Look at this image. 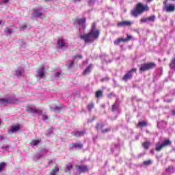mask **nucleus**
Segmentation results:
<instances>
[{
  "label": "nucleus",
  "mask_w": 175,
  "mask_h": 175,
  "mask_svg": "<svg viewBox=\"0 0 175 175\" xmlns=\"http://www.w3.org/2000/svg\"><path fill=\"white\" fill-rule=\"evenodd\" d=\"M100 35V30L96 29V23H92L90 30L88 33V43H92L95 40L99 39Z\"/></svg>",
  "instance_id": "f257e3e1"
},
{
  "label": "nucleus",
  "mask_w": 175,
  "mask_h": 175,
  "mask_svg": "<svg viewBox=\"0 0 175 175\" xmlns=\"http://www.w3.org/2000/svg\"><path fill=\"white\" fill-rule=\"evenodd\" d=\"M148 10H150L148 5H143L142 3H138L135 6V9L131 10V14L133 17H139V14H142L144 12H148Z\"/></svg>",
  "instance_id": "f03ea898"
},
{
  "label": "nucleus",
  "mask_w": 175,
  "mask_h": 175,
  "mask_svg": "<svg viewBox=\"0 0 175 175\" xmlns=\"http://www.w3.org/2000/svg\"><path fill=\"white\" fill-rule=\"evenodd\" d=\"M157 64L154 62H147L144 63L141 65L139 68V73H143V72H147L148 70H151L156 68Z\"/></svg>",
  "instance_id": "7ed1b4c3"
},
{
  "label": "nucleus",
  "mask_w": 175,
  "mask_h": 175,
  "mask_svg": "<svg viewBox=\"0 0 175 175\" xmlns=\"http://www.w3.org/2000/svg\"><path fill=\"white\" fill-rule=\"evenodd\" d=\"M172 144V141L170 139H165L163 142L161 144H156L155 150L157 152H159V151H161V150H163L164 147H167V146H170Z\"/></svg>",
  "instance_id": "20e7f679"
},
{
  "label": "nucleus",
  "mask_w": 175,
  "mask_h": 175,
  "mask_svg": "<svg viewBox=\"0 0 175 175\" xmlns=\"http://www.w3.org/2000/svg\"><path fill=\"white\" fill-rule=\"evenodd\" d=\"M87 21V18H76L75 19L73 20V24L74 25H76L77 24V25H79V27H81V28H83V29H85L86 28V25H85V23Z\"/></svg>",
  "instance_id": "39448f33"
},
{
  "label": "nucleus",
  "mask_w": 175,
  "mask_h": 175,
  "mask_svg": "<svg viewBox=\"0 0 175 175\" xmlns=\"http://www.w3.org/2000/svg\"><path fill=\"white\" fill-rule=\"evenodd\" d=\"M137 72V68H132L131 70H129L123 77H122V80L123 81H128L129 80H131L132 77H133V73H136Z\"/></svg>",
  "instance_id": "423d86ee"
},
{
  "label": "nucleus",
  "mask_w": 175,
  "mask_h": 175,
  "mask_svg": "<svg viewBox=\"0 0 175 175\" xmlns=\"http://www.w3.org/2000/svg\"><path fill=\"white\" fill-rule=\"evenodd\" d=\"M49 109L51 111H54L55 113H61L65 107L62 104H59L57 105L55 104H52L50 105Z\"/></svg>",
  "instance_id": "0eeeda50"
},
{
  "label": "nucleus",
  "mask_w": 175,
  "mask_h": 175,
  "mask_svg": "<svg viewBox=\"0 0 175 175\" xmlns=\"http://www.w3.org/2000/svg\"><path fill=\"white\" fill-rule=\"evenodd\" d=\"M166 3V1H163V5H165L163 10H165L167 13H173V12H175L174 4L170 3L167 5Z\"/></svg>",
  "instance_id": "6e6552de"
},
{
  "label": "nucleus",
  "mask_w": 175,
  "mask_h": 175,
  "mask_svg": "<svg viewBox=\"0 0 175 175\" xmlns=\"http://www.w3.org/2000/svg\"><path fill=\"white\" fill-rule=\"evenodd\" d=\"M132 39V36L127 35L126 38H119L117 40L114 41V44L116 46H119L120 43L123 42V43H126L129 42Z\"/></svg>",
  "instance_id": "1a4fd4ad"
},
{
  "label": "nucleus",
  "mask_w": 175,
  "mask_h": 175,
  "mask_svg": "<svg viewBox=\"0 0 175 175\" xmlns=\"http://www.w3.org/2000/svg\"><path fill=\"white\" fill-rule=\"evenodd\" d=\"M27 113H33L36 114H39V116H42L43 114V111L33 107H29L26 110Z\"/></svg>",
  "instance_id": "9d476101"
},
{
  "label": "nucleus",
  "mask_w": 175,
  "mask_h": 175,
  "mask_svg": "<svg viewBox=\"0 0 175 175\" xmlns=\"http://www.w3.org/2000/svg\"><path fill=\"white\" fill-rule=\"evenodd\" d=\"M20 131V124L12 125L8 129V133L12 135V133H16Z\"/></svg>",
  "instance_id": "9b49d317"
},
{
  "label": "nucleus",
  "mask_w": 175,
  "mask_h": 175,
  "mask_svg": "<svg viewBox=\"0 0 175 175\" xmlns=\"http://www.w3.org/2000/svg\"><path fill=\"white\" fill-rule=\"evenodd\" d=\"M57 49H62L64 47H66V49H67L68 45L65 43L64 40L58 38L57 42Z\"/></svg>",
  "instance_id": "f8f14e48"
},
{
  "label": "nucleus",
  "mask_w": 175,
  "mask_h": 175,
  "mask_svg": "<svg viewBox=\"0 0 175 175\" xmlns=\"http://www.w3.org/2000/svg\"><path fill=\"white\" fill-rule=\"evenodd\" d=\"M132 25V22L131 21H123L121 22H118L117 27H131Z\"/></svg>",
  "instance_id": "ddd939ff"
},
{
  "label": "nucleus",
  "mask_w": 175,
  "mask_h": 175,
  "mask_svg": "<svg viewBox=\"0 0 175 175\" xmlns=\"http://www.w3.org/2000/svg\"><path fill=\"white\" fill-rule=\"evenodd\" d=\"M0 102L3 106H8L9 103H14V100L13 99L8 98H0Z\"/></svg>",
  "instance_id": "4468645a"
},
{
  "label": "nucleus",
  "mask_w": 175,
  "mask_h": 175,
  "mask_svg": "<svg viewBox=\"0 0 175 175\" xmlns=\"http://www.w3.org/2000/svg\"><path fill=\"white\" fill-rule=\"evenodd\" d=\"M71 135L75 137H81V136H84V135H85V131H74L71 133Z\"/></svg>",
  "instance_id": "2eb2a0df"
},
{
  "label": "nucleus",
  "mask_w": 175,
  "mask_h": 175,
  "mask_svg": "<svg viewBox=\"0 0 175 175\" xmlns=\"http://www.w3.org/2000/svg\"><path fill=\"white\" fill-rule=\"evenodd\" d=\"M73 169V163H68L66 165L65 167V172L66 173H69L70 174V172Z\"/></svg>",
  "instance_id": "dca6fc26"
},
{
  "label": "nucleus",
  "mask_w": 175,
  "mask_h": 175,
  "mask_svg": "<svg viewBox=\"0 0 175 175\" xmlns=\"http://www.w3.org/2000/svg\"><path fill=\"white\" fill-rule=\"evenodd\" d=\"M59 173V167L58 166L55 165L54 168L51 171L50 175H57Z\"/></svg>",
  "instance_id": "f3484780"
},
{
  "label": "nucleus",
  "mask_w": 175,
  "mask_h": 175,
  "mask_svg": "<svg viewBox=\"0 0 175 175\" xmlns=\"http://www.w3.org/2000/svg\"><path fill=\"white\" fill-rule=\"evenodd\" d=\"M142 146L144 150H148L150 146H151V142L150 141H145L142 144Z\"/></svg>",
  "instance_id": "a211bd4d"
},
{
  "label": "nucleus",
  "mask_w": 175,
  "mask_h": 175,
  "mask_svg": "<svg viewBox=\"0 0 175 175\" xmlns=\"http://www.w3.org/2000/svg\"><path fill=\"white\" fill-rule=\"evenodd\" d=\"M33 10L34 17H42V16H43L42 12H39L38 9L33 8Z\"/></svg>",
  "instance_id": "6ab92c4d"
},
{
  "label": "nucleus",
  "mask_w": 175,
  "mask_h": 175,
  "mask_svg": "<svg viewBox=\"0 0 175 175\" xmlns=\"http://www.w3.org/2000/svg\"><path fill=\"white\" fill-rule=\"evenodd\" d=\"M88 167L86 165H79V174L81 173H84L85 172H87Z\"/></svg>",
  "instance_id": "aec40b11"
},
{
  "label": "nucleus",
  "mask_w": 175,
  "mask_h": 175,
  "mask_svg": "<svg viewBox=\"0 0 175 175\" xmlns=\"http://www.w3.org/2000/svg\"><path fill=\"white\" fill-rule=\"evenodd\" d=\"M71 148H83V144L80 143H72L71 144Z\"/></svg>",
  "instance_id": "412c9836"
},
{
  "label": "nucleus",
  "mask_w": 175,
  "mask_h": 175,
  "mask_svg": "<svg viewBox=\"0 0 175 175\" xmlns=\"http://www.w3.org/2000/svg\"><path fill=\"white\" fill-rule=\"evenodd\" d=\"M103 95V91L102 90H97L95 93V98L99 99Z\"/></svg>",
  "instance_id": "4be33fe9"
},
{
  "label": "nucleus",
  "mask_w": 175,
  "mask_h": 175,
  "mask_svg": "<svg viewBox=\"0 0 175 175\" xmlns=\"http://www.w3.org/2000/svg\"><path fill=\"white\" fill-rule=\"evenodd\" d=\"M170 69H175V57L171 59V62L169 64Z\"/></svg>",
  "instance_id": "5701e85b"
},
{
  "label": "nucleus",
  "mask_w": 175,
  "mask_h": 175,
  "mask_svg": "<svg viewBox=\"0 0 175 175\" xmlns=\"http://www.w3.org/2000/svg\"><path fill=\"white\" fill-rule=\"evenodd\" d=\"M105 126V124L103 123H98L96 124V128L97 131H103V127Z\"/></svg>",
  "instance_id": "b1692460"
},
{
  "label": "nucleus",
  "mask_w": 175,
  "mask_h": 175,
  "mask_svg": "<svg viewBox=\"0 0 175 175\" xmlns=\"http://www.w3.org/2000/svg\"><path fill=\"white\" fill-rule=\"evenodd\" d=\"M147 122L144 120L138 122V126H139V128H143V126H147Z\"/></svg>",
  "instance_id": "393cba45"
},
{
  "label": "nucleus",
  "mask_w": 175,
  "mask_h": 175,
  "mask_svg": "<svg viewBox=\"0 0 175 175\" xmlns=\"http://www.w3.org/2000/svg\"><path fill=\"white\" fill-rule=\"evenodd\" d=\"M81 39L84 40L85 42V43H88V34H84V35L81 36Z\"/></svg>",
  "instance_id": "a878e982"
},
{
  "label": "nucleus",
  "mask_w": 175,
  "mask_h": 175,
  "mask_svg": "<svg viewBox=\"0 0 175 175\" xmlns=\"http://www.w3.org/2000/svg\"><path fill=\"white\" fill-rule=\"evenodd\" d=\"M39 143H40V140L36 139V140L31 141L30 144H31V146H38V144H39Z\"/></svg>",
  "instance_id": "bb28decb"
},
{
  "label": "nucleus",
  "mask_w": 175,
  "mask_h": 175,
  "mask_svg": "<svg viewBox=\"0 0 175 175\" xmlns=\"http://www.w3.org/2000/svg\"><path fill=\"white\" fill-rule=\"evenodd\" d=\"M4 32L5 33H8L9 35H10L11 33H13V29H10L9 27H5Z\"/></svg>",
  "instance_id": "cd10ccee"
},
{
  "label": "nucleus",
  "mask_w": 175,
  "mask_h": 175,
  "mask_svg": "<svg viewBox=\"0 0 175 175\" xmlns=\"http://www.w3.org/2000/svg\"><path fill=\"white\" fill-rule=\"evenodd\" d=\"M142 163L143 165H145V166H150V165L152 163V161L151 160H147V161H143Z\"/></svg>",
  "instance_id": "c85d7f7f"
},
{
  "label": "nucleus",
  "mask_w": 175,
  "mask_h": 175,
  "mask_svg": "<svg viewBox=\"0 0 175 175\" xmlns=\"http://www.w3.org/2000/svg\"><path fill=\"white\" fill-rule=\"evenodd\" d=\"M148 21L154 23V21H155V15H152V16L148 17Z\"/></svg>",
  "instance_id": "c756f323"
},
{
  "label": "nucleus",
  "mask_w": 175,
  "mask_h": 175,
  "mask_svg": "<svg viewBox=\"0 0 175 175\" xmlns=\"http://www.w3.org/2000/svg\"><path fill=\"white\" fill-rule=\"evenodd\" d=\"M173 170H174V167L173 166H169L166 169V172H167V173H172V172H173Z\"/></svg>",
  "instance_id": "7c9ffc66"
},
{
  "label": "nucleus",
  "mask_w": 175,
  "mask_h": 175,
  "mask_svg": "<svg viewBox=\"0 0 175 175\" xmlns=\"http://www.w3.org/2000/svg\"><path fill=\"white\" fill-rule=\"evenodd\" d=\"M72 65H75V61L69 60L68 64L67 65L68 68H72Z\"/></svg>",
  "instance_id": "2f4dec72"
},
{
  "label": "nucleus",
  "mask_w": 175,
  "mask_h": 175,
  "mask_svg": "<svg viewBox=\"0 0 175 175\" xmlns=\"http://www.w3.org/2000/svg\"><path fill=\"white\" fill-rule=\"evenodd\" d=\"M5 166H6V163H5V162L0 163V172L1 170H3V167Z\"/></svg>",
  "instance_id": "473e14b6"
},
{
  "label": "nucleus",
  "mask_w": 175,
  "mask_h": 175,
  "mask_svg": "<svg viewBox=\"0 0 175 175\" xmlns=\"http://www.w3.org/2000/svg\"><path fill=\"white\" fill-rule=\"evenodd\" d=\"M110 131H111V129L110 127L103 129L101 131L102 133H107V132H110Z\"/></svg>",
  "instance_id": "72a5a7b5"
},
{
  "label": "nucleus",
  "mask_w": 175,
  "mask_h": 175,
  "mask_svg": "<svg viewBox=\"0 0 175 175\" xmlns=\"http://www.w3.org/2000/svg\"><path fill=\"white\" fill-rule=\"evenodd\" d=\"M94 103H90L89 105H88V109L89 110H92V109H94Z\"/></svg>",
  "instance_id": "f704fd0d"
},
{
  "label": "nucleus",
  "mask_w": 175,
  "mask_h": 175,
  "mask_svg": "<svg viewBox=\"0 0 175 175\" xmlns=\"http://www.w3.org/2000/svg\"><path fill=\"white\" fill-rule=\"evenodd\" d=\"M140 21H141V23H147V21H148V18H142Z\"/></svg>",
  "instance_id": "c9c22d12"
},
{
  "label": "nucleus",
  "mask_w": 175,
  "mask_h": 175,
  "mask_svg": "<svg viewBox=\"0 0 175 175\" xmlns=\"http://www.w3.org/2000/svg\"><path fill=\"white\" fill-rule=\"evenodd\" d=\"M42 120H44V121H46V120H49V116L46 114H43L42 115Z\"/></svg>",
  "instance_id": "e433bc0d"
},
{
  "label": "nucleus",
  "mask_w": 175,
  "mask_h": 175,
  "mask_svg": "<svg viewBox=\"0 0 175 175\" xmlns=\"http://www.w3.org/2000/svg\"><path fill=\"white\" fill-rule=\"evenodd\" d=\"M77 57H78V58H79V59H81V58H83V56H82L81 55H79V54L75 55L74 56V58H77Z\"/></svg>",
  "instance_id": "4c0bfd02"
},
{
  "label": "nucleus",
  "mask_w": 175,
  "mask_h": 175,
  "mask_svg": "<svg viewBox=\"0 0 175 175\" xmlns=\"http://www.w3.org/2000/svg\"><path fill=\"white\" fill-rule=\"evenodd\" d=\"M111 110L112 111H116V110H117V106L116 105H113Z\"/></svg>",
  "instance_id": "58836bf2"
},
{
  "label": "nucleus",
  "mask_w": 175,
  "mask_h": 175,
  "mask_svg": "<svg viewBox=\"0 0 175 175\" xmlns=\"http://www.w3.org/2000/svg\"><path fill=\"white\" fill-rule=\"evenodd\" d=\"M39 76H40V77H43V76H44V72L43 70L40 71Z\"/></svg>",
  "instance_id": "ea45409f"
},
{
  "label": "nucleus",
  "mask_w": 175,
  "mask_h": 175,
  "mask_svg": "<svg viewBox=\"0 0 175 175\" xmlns=\"http://www.w3.org/2000/svg\"><path fill=\"white\" fill-rule=\"evenodd\" d=\"M1 148H2L3 150H8V148H9V146H8V145H6V146H3L1 147Z\"/></svg>",
  "instance_id": "a19ab883"
},
{
  "label": "nucleus",
  "mask_w": 175,
  "mask_h": 175,
  "mask_svg": "<svg viewBox=\"0 0 175 175\" xmlns=\"http://www.w3.org/2000/svg\"><path fill=\"white\" fill-rule=\"evenodd\" d=\"M59 76H61V72H56V73L55 74V77H59Z\"/></svg>",
  "instance_id": "79ce46f5"
},
{
  "label": "nucleus",
  "mask_w": 175,
  "mask_h": 175,
  "mask_svg": "<svg viewBox=\"0 0 175 175\" xmlns=\"http://www.w3.org/2000/svg\"><path fill=\"white\" fill-rule=\"evenodd\" d=\"M27 25H24L23 26H21L20 28L21 29H27Z\"/></svg>",
  "instance_id": "37998d69"
},
{
  "label": "nucleus",
  "mask_w": 175,
  "mask_h": 175,
  "mask_svg": "<svg viewBox=\"0 0 175 175\" xmlns=\"http://www.w3.org/2000/svg\"><path fill=\"white\" fill-rule=\"evenodd\" d=\"M95 116H93V118L89 120V122H92V121L95 120Z\"/></svg>",
  "instance_id": "c03bdc74"
},
{
  "label": "nucleus",
  "mask_w": 175,
  "mask_h": 175,
  "mask_svg": "<svg viewBox=\"0 0 175 175\" xmlns=\"http://www.w3.org/2000/svg\"><path fill=\"white\" fill-rule=\"evenodd\" d=\"M87 72H88V68H86L85 70L83 71V75H87Z\"/></svg>",
  "instance_id": "a18cd8bd"
},
{
  "label": "nucleus",
  "mask_w": 175,
  "mask_h": 175,
  "mask_svg": "<svg viewBox=\"0 0 175 175\" xmlns=\"http://www.w3.org/2000/svg\"><path fill=\"white\" fill-rule=\"evenodd\" d=\"M16 76H21V72L17 71L16 72Z\"/></svg>",
  "instance_id": "49530a36"
},
{
  "label": "nucleus",
  "mask_w": 175,
  "mask_h": 175,
  "mask_svg": "<svg viewBox=\"0 0 175 175\" xmlns=\"http://www.w3.org/2000/svg\"><path fill=\"white\" fill-rule=\"evenodd\" d=\"M143 155H144V153H143V154H138V158H142V157H143Z\"/></svg>",
  "instance_id": "de8ad7c7"
},
{
  "label": "nucleus",
  "mask_w": 175,
  "mask_h": 175,
  "mask_svg": "<svg viewBox=\"0 0 175 175\" xmlns=\"http://www.w3.org/2000/svg\"><path fill=\"white\" fill-rule=\"evenodd\" d=\"M94 2H95V0H90V1H89V3H90V4L94 3Z\"/></svg>",
  "instance_id": "09e8293b"
},
{
  "label": "nucleus",
  "mask_w": 175,
  "mask_h": 175,
  "mask_svg": "<svg viewBox=\"0 0 175 175\" xmlns=\"http://www.w3.org/2000/svg\"><path fill=\"white\" fill-rule=\"evenodd\" d=\"M9 2V0H3V3H8Z\"/></svg>",
  "instance_id": "8fccbe9b"
},
{
  "label": "nucleus",
  "mask_w": 175,
  "mask_h": 175,
  "mask_svg": "<svg viewBox=\"0 0 175 175\" xmlns=\"http://www.w3.org/2000/svg\"><path fill=\"white\" fill-rule=\"evenodd\" d=\"M80 1H81V0H73V2L75 3H77V2H80Z\"/></svg>",
  "instance_id": "3c124183"
},
{
  "label": "nucleus",
  "mask_w": 175,
  "mask_h": 175,
  "mask_svg": "<svg viewBox=\"0 0 175 175\" xmlns=\"http://www.w3.org/2000/svg\"><path fill=\"white\" fill-rule=\"evenodd\" d=\"M1 140H3L5 139V137L3 135H0Z\"/></svg>",
  "instance_id": "603ef678"
},
{
  "label": "nucleus",
  "mask_w": 175,
  "mask_h": 175,
  "mask_svg": "<svg viewBox=\"0 0 175 175\" xmlns=\"http://www.w3.org/2000/svg\"><path fill=\"white\" fill-rule=\"evenodd\" d=\"M91 68H92V64H90V65H89V66H88V72H90V69H91Z\"/></svg>",
  "instance_id": "864d4df0"
},
{
  "label": "nucleus",
  "mask_w": 175,
  "mask_h": 175,
  "mask_svg": "<svg viewBox=\"0 0 175 175\" xmlns=\"http://www.w3.org/2000/svg\"><path fill=\"white\" fill-rule=\"evenodd\" d=\"M105 80H107V81H109V78H104V79H103V81H105Z\"/></svg>",
  "instance_id": "5fc2aeb1"
},
{
  "label": "nucleus",
  "mask_w": 175,
  "mask_h": 175,
  "mask_svg": "<svg viewBox=\"0 0 175 175\" xmlns=\"http://www.w3.org/2000/svg\"><path fill=\"white\" fill-rule=\"evenodd\" d=\"M150 154H152V155H154V150H150Z\"/></svg>",
  "instance_id": "6e6d98bb"
},
{
  "label": "nucleus",
  "mask_w": 175,
  "mask_h": 175,
  "mask_svg": "<svg viewBox=\"0 0 175 175\" xmlns=\"http://www.w3.org/2000/svg\"><path fill=\"white\" fill-rule=\"evenodd\" d=\"M172 114H173L174 116H175V110H173V111H172Z\"/></svg>",
  "instance_id": "4d7b16f0"
},
{
  "label": "nucleus",
  "mask_w": 175,
  "mask_h": 175,
  "mask_svg": "<svg viewBox=\"0 0 175 175\" xmlns=\"http://www.w3.org/2000/svg\"><path fill=\"white\" fill-rule=\"evenodd\" d=\"M172 100H167V102L168 103H170V102H172Z\"/></svg>",
  "instance_id": "13d9d810"
},
{
  "label": "nucleus",
  "mask_w": 175,
  "mask_h": 175,
  "mask_svg": "<svg viewBox=\"0 0 175 175\" xmlns=\"http://www.w3.org/2000/svg\"><path fill=\"white\" fill-rule=\"evenodd\" d=\"M50 163H53V160H51L49 162V164Z\"/></svg>",
  "instance_id": "bf43d9fd"
},
{
  "label": "nucleus",
  "mask_w": 175,
  "mask_h": 175,
  "mask_svg": "<svg viewBox=\"0 0 175 175\" xmlns=\"http://www.w3.org/2000/svg\"><path fill=\"white\" fill-rule=\"evenodd\" d=\"M2 125V120H0V126Z\"/></svg>",
  "instance_id": "052dcab7"
},
{
  "label": "nucleus",
  "mask_w": 175,
  "mask_h": 175,
  "mask_svg": "<svg viewBox=\"0 0 175 175\" xmlns=\"http://www.w3.org/2000/svg\"><path fill=\"white\" fill-rule=\"evenodd\" d=\"M42 152H46V149H43V150H42Z\"/></svg>",
  "instance_id": "680f3d73"
},
{
  "label": "nucleus",
  "mask_w": 175,
  "mask_h": 175,
  "mask_svg": "<svg viewBox=\"0 0 175 175\" xmlns=\"http://www.w3.org/2000/svg\"><path fill=\"white\" fill-rule=\"evenodd\" d=\"M147 2H152V0H147Z\"/></svg>",
  "instance_id": "e2e57ef3"
},
{
  "label": "nucleus",
  "mask_w": 175,
  "mask_h": 175,
  "mask_svg": "<svg viewBox=\"0 0 175 175\" xmlns=\"http://www.w3.org/2000/svg\"><path fill=\"white\" fill-rule=\"evenodd\" d=\"M2 23H3V21L0 20V25H1V24H2Z\"/></svg>",
  "instance_id": "0e129e2a"
},
{
  "label": "nucleus",
  "mask_w": 175,
  "mask_h": 175,
  "mask_svg": "<svg viewBox=\"0 0 175 175\" xmlns=\"http://www.w3.org/2000/svg\"><path fill=\"white\" fill-rule=\"evenodd\" d=\"M37 157H38V158H40V155H37Z\"/></svg>",
  "instance_id": "69168bd1"
},
{
  "label": "nucleus",
  "mask_w": 175,
  "mask_h": 175,
  "mask_svg": "<svg viewBox=\"0 0 175 175\" xmlns=\"http://www.w3.org/2000/svg\"><path fill=\"white\" fill-rule=\"evenodd\" d=\"M46 2L49 1H51V0H44Z\"/></svg>",
  "instance_id": "338daca9"
},
{
  "label": "nucleus",
  "mask_w": 175,
  "mask_h": 175,
  "mask_svg": "<svg viewBox=\"0 0 175 175\" xmlns=\"http://www.w3.org/2000/svg\"><path fill=\"white\" fill-rule=\"evenodd\" d=\"M0 5H2V3H0Z\"/></svg>",
  "instance_id": "774afa93"
}]
</instances>
